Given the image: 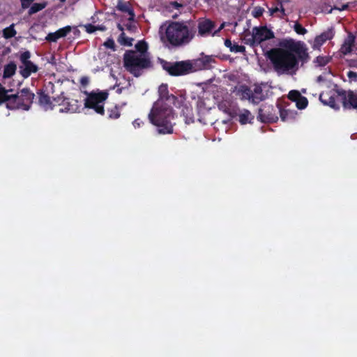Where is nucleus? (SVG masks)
I'll return each instance as SVG.
<instances>
[{
  "label": "nucleus",
  "mask_w": 357,
  "mask_h": 357,
  "mask_svg": "<svg viewBox=\"0 0 357 357\" xmlns=\"http://www.w3.org/2000/svg\"><path fill=\"white\" fill-rule=\"evenodd\" d=\"M307 50L303 43L290 40L283 47L271 50L268 56L278 74L294 75L298 69V61L308 58Z\"/></svg>",
  "instance_id": "obj_1"
},
{
  "label": "nucleus",
  "mask_w": 357,
  "mask_h": 357,
  "mask_svg": "<svg viewBox=\"0 0 357 357\" xmlns=\"http://www.w3.org/2000/svg\"><path fill=\"white\" fill-rule=\"evenodd\" d=\"M159 98L155 101L149 114L151 123L158 128L160 134H169L173 132V123L174 116L172 106L176 105V98L169 94L167 86L161 84L158 88ZM183 98L177 100L178 105L182 102Z\"/></svg>",
  "instance_id": "obj_2"
},
{
  "label": "nucleus",
  "mask_w": 357,
  "mask_h": 357,
  "mask_svg": "<svg viewBox=\"0 0 357 357\" xmlns=\"http://www.w3.org/2000/svg\"><path fill=\"white\" fill-rule=\"evenodd\" d=\"M161 38L172 45L181 46L188 44L195 37V30L189 22H172L160 27Z\"/></svg>",
  "instance_id": "obj_3"
},
{
  "label": "nucleus",
  "mask_w": 357,
  "mask_h": 357,
  "mask_svg": "<svg viewBox=\"0 0 357 357\" xmlns=\"http://www.w3.org/2000/svg\"><path fill=\"white\" fill-rule=\"evenodd\" d=\"M135 50L127 51L123 56L124 66L135 76H139L142 69L150 66L151 61L148 52V45L144 40L139 41Z\"/></svg>",
  "instance_id": "obj_4"
},
{
  "label": "nucleus",
  "mask_w": 357,
  "mask_h": 357,
  "mask_svg": "<svg viewBox=\"0 0 357 357\" xmlns=\"http://www.w3.org/2000/svg\"><path fill=\"white\" fill-rule=\"evenodd\" d=\"M200 59L192 61H182L174 64L166 63L164 68L172 75H182L196 71L202 67Z\"/></svg>",
  "instance_id": "obj_5"
},
{
  "label": "nucleus",
  "mask_w": 357,
  "mask_h": 357,
  "mask_svg": "<svg viewBox=\"0 0 357 357\" xmlns=\"http://www.w3.org/2000/svg\"><path fill=\"white\" fill-rule=\"evenodd\" d=\"M34 98V94L26 89H22L16 96H10L7 99L6 108L28 110Z\"/></svg>",
  "instance_id": "obj_6"
},
{
  "label": "nucleus",
  "mask_w": 357,
  "mask_h": 357,
  "mask_svg": "<svg viewBox=\"0 0 357 357\" xmlns=\"http://www.w3.org/2000/svg\"><path fill=\"white\" fill-rule=\"evenodd\" d=\"M84 107L93 109L97 114H104V105L108 97L105 91H93L86 93Z\"/></svg>",
  "instance_id": "obj_7"
},
{
  "label": "nucleus",
  "mask_w": 357,
  "mask_h": 357,
  "mask_svg": "<svg viewBox=\"0 0 357 357\" xmlns=\"http://www.w3.org/2000/svg\"><path fill=\"white\" fill-rule=\"evenodd\" d=\"M54 101L58 105V111L59 112H70L75 113L79 112L81 104L77 100L59 98Z\"/></svg>",
  "instance_id": "obj_8"
},
{
  "label": "nucleus",
  "mask_w": 357,
  "mask_h": 357,
  "mask_svg": "<svg viewBox=\"0 0 357 357\" xmlns=\"http://www.w3.org/2000/svg\"><path fill=\"white\" fill-rule=\"evenodd\" d=\"M273 37V33L266 27H255L252 29V38L248 39L250 45H255Z\"/></svg>",
  "instance_id": "obj_9"
},
{
  "label": "nucleus",
  "mask_w": 357,
  "mask_h": 357,
  "mask_svg": "<svg viewBox=\"0 0 357 357\" xmlns=\"http://www.w3.org/2000/svg\"><path fill=\"white\" fill-rule=\"evenodd\" d=\"M30 53L25 52L21 54L20 60V73L24 77H28L31 73H36L38 70L37 66L29 61Z\"/></svg>",
  "instance_id": "obj_10"
},
{
  "label": "nucleus",
  "mask_w": 357,
  "mask_h": 357,
  "mask_svg": "<svg viewBox=\"0 0 357 357\" xmlns=\"http://www.w3.org/2000/svg\"><path fill=\"white\" fill-rule=\"evenodd\" d=\"M260 88L257 86L255 89V94L252 93V91L245 86H241L237 91V95L240 96L241 99L248 100L253 103H257L261 100L262 96H259Z\"/></svg>",
  "instance_id": "obj_11"
},
{
  "label": "nucleus",
  "mask_w": 357,
  "mask_h": 357,
  "mask_svg": "<svg viewBox=\"0 0 357 357\" xmlns=\"http://www.w3.org/2000/svg\"><path fill=\"white\" fill-rule=\"evenodd\" d=\"M339 96L345 108H357V93L351 91H342L339 93Z\"/></svg>",
  "instance_id": "obj_12"
},
{
  "label": "nucleus",
  "mask_w": 357,
  "mask_h": 357,
  "mask_svg": "<svg viewBox=\"0 0 357 357\" xmlns=\"http://www.w3.org/2000/svg\"><path fill=\"white\" fill-rule=\"evenodd\" d=\"M334 36V31L333 29H329L326 31L317 36L312 43L313 49H319L324 43L331 40Z\"/></svg>",
  "instance_id": "obj_13"
},
{
  "label": "nucleus",
  "mask_w": 357,
  "mask_h": 357,
  "mask_svg": "<svg viewBox=\"0 0 357 357\" xmlns=\"http://www.w3.org/2000/svg\"><path fill=\"white\" fill-rule=\"evenodd\" d=\"M197 27L199 35L201 36H204L209 34L212 31L214 27V24L208 19L202 18L198 21Z\"/></svg>",
  "instance_id": "obj_14"
},
{
  "label": "nucleus",
  "mask_w": 357,
  "mask_h": 357,
  "mask_svg": "<svg viewBox=\"0 0 357 357\" xmlns=\"http://www.w3.org/2000/svg\"><path fill=\"white\" fill-rule=\"evenodd\" d=\"M288 97L290 100L296 102V107L299 109H305L308 103L307 98L302 96L297 91H291L289 93Z\"/></svg>",
  "instance_id": "obj_15"
},
{
  "label": "nucleus",
  "mask_w": 357,
  "mask_h": 357,
  "mask_svg": "<svg viewBox=\"0 0 357 357\" xmlns=\"http://www.w3.org/2000/svg\"><path fill=\"white\" fill-rule=\"evenodd\" d=\"M71 31V26H67L59 29L58 31L49 33L46 40L52 42H56L61 38L65 37Z\"/></svg>",
  "instance_id": "obj_16"
},
{
  "label": "nucleus",
  "mask_w": 357,
  "mask_h": 357,
  "mask_svg": "<svg viewBox=\"0 0 357 357\" xmlns=\"http://www.w3.org/2000/svg\"><path fill=\"white\" fill-rule=\"evenodd\" d=\"M355 38L354 36L351 34H349L347 38L345 39L343 45L341 47V51L343 54H347L352 51V47L354 48L357 47L356 43H354Z\"/></svg>",
  "instance_id": "obj_17"
},
{
  "label": "nucleus",
  "mask_w": 357,
  "mask_h": 357,
  "mask_svg": "<svg viewBox=\"0 0 357 357\" xmlns=\"http://www.w3.org/2000/svg\"><path fill=\"white\" fill-rule=\"evenodd\" d=\"M239 122L244 125L251 123L254 119V116L247 109H242L238 114Z\"/></svg>",
  "instance_id": "obj_18"
},
{
  "label": "nucleus",
  "mask_w": 357,
  "mask_h": 357,
  "mask_svg": "<svg viewBox=\"0 0 357 357\" xmlns=\"http://www.w3.org/2000/svg\"><path fill=\"white\" fill-rule=\"evenodd\" d=\"M181 116L184 117L186 124H190L194 121L192 109L190 107L184 105L182 109Z\"/></svg>",
  "instance_id": "obj_19"
},
{
  "label": "nucleus",
  "mask_w": 357,
  "mask_h": 357,
  "mask_svg": "<svg viewBox=\"0 0 357 357\" xmlns=\"http://www.w3.org/2000/svg\"><path fill=\"white\" fill-rule=\"evenodd\" d=\"M319 99L324 105H329L334 109L337 108L335 99L332 96H329L327 93H323L320 94Z\"/></svg>",
  "instance_id": "obj_20"
},
{
  "label": "nucleus",
  "mask_w": 357,
  "mask_h": 357,
  "mask_svg": "<svg viewBox=\"0 0 357 357\" xmlns=\"http://www.w3.org/2000/svg\"><path fill=\"white\" fill-rule=\"evenodd\" d=\"M296 114V112L290 109H282L280 111V117L283 121L294 119Z\"/></svg>",
  "instance_id": "obj_21"
},
{
  "label": "nucleus",
  "mask_w": 357,
  "mask_h": 357,
  "mask_svg": "<svg viewBox=\"0 0 357 357\" xmlns=\"http://www.w3.org/2000/svg\"><path fill=\"white\" fill-rule=\"evenodd\" d=\"M225 45L227 47L229 48L230 51L232 52H243L245 51V47L242 45H238V44H233L232 42L227 39L225 41Z\"/></svg>",
  "instance_id": "obj_22"
},
{
  "label": "nucleus",
  "mask_w": 357,
  "mask_h": 357,
  "mask_svg": "<svg viewBox=\"0 0 357 357\" xmlns=\"http://www.w3.org/2000/svg\"><path fill=\"white\" fill-rule=\"evenodd\" d=\"M17 66L14 63H10L6 65L4 68L3 77H10L13 76L16 71Z\"/></svg>",
  "instance_id": "obj_23"
},
{
  "label": "nucleus",
  "mask_w": 357,
  "mask_h": 357,
  "mask_svg": "<svg viewBox=\"0 0 357 357\" xmlns=\"http://www.w3.org/2000/svg\"><path fill=\"white\" fill-rule=\"evenodd\" d=\"M39 102L45 110L52 109L54 108V107L56 106V105L52 106V102H50V98L45 95H43L40 97Z\"/></svg>",
  "instance_id": "obj_24"
},
{
  "label": "nucleus",
  "mask_w": 357,
  "mask_h": 357,
  "mask_svg": "<svg viewBox=\"0 0 357 357\" xmlns=\"http://www.w3.org/2000/svg\"><path fill=\"white\" fill-rule=\"evenodd\" d=\"M117 8L119 10L128 13L130 15V19L133 18L134 14L132 10L130 8L129 6L126 3L119 1Z\"/></svg>",
  "instance_id": "obj_25"
},
{
  "label": "nucleus",
  "mask_w": 357,
  "mask_h": 357,
  "mask_svg": "<svg viewBox=\"0 0 357 357\" xmlns=\"http://www.w3.org/2000/svg\"><path fill=\"white\" fill-rule=\"evenodd\" d=\"M16 35V31L14 29V24H11L10 26L6 27L3 31V36L6 38H11Z\"/></svg>",
  "instance_id": "obj_26"
},
{
  "label": "nucleus",
  "mask_w": 357,
  "mask_h": 357,
  "mask_svg": "<svg viewBox=\"0 0 357 357\" xmlns=\"http://www.w3.org/2000/svg\"><path fill=\"white\" fill-rule=\"evenodd\" d=\"M331 57L328 56H319L314 60V63L317 66H324L329 63Z\"/></svg>",
  "instance_id": "obj_27"
},
{
  "label": "nucleus",
  "mask_w": 357,
  "mask_h": 357,
  "mask_svg": "<svg viewBox=\"0 0 357 357\" xmlns=\"http://www.w3.org/2000/svg\"><path fill=\"white\" fill-rule=\"evenodd\" d=\"M45 7V3H34L30 8V9L29 10V13L30 15H32L33 13H36L43 10Z\"/></svg>",
  "instance_id": "obj_28"
},
{
  "label": "nucleus",
  "mask_w": 357,
  "mask_h": 357,
  "mask_svg": "<svg viewBox=\"0 0 357 357\" xmlns=\"http://www.w3.org/2000/svg\"><path fill=\"white\" fill-rule=\"evenodd\" d=\"M133 39L130 38H128L126 36V35L123 33H121L120 38H119V43L122 45H127V46H131Z\"/></svg>",
  "instance_id": "obj_29"
},
{
  "label": "nucleus",
  "mask_w": 357,
  "mask_h": 357,
  "mask_svg": "<svg viewBox=\"0 0 357 357\" xmlns=\"http://www.w3.org/2000/svg\"><path fill=\"white\" fill-rule=\"evenodd\" d=\"M84 28L86 29V31L88 32V33H93L94 31H96V30H101V31H103L105 30V27L102 26H93L92 24H86L84 26Z\"/></svg>",
  "instance_id": "obj_30"
},
{
  "label": "nucleus",
  "mask_w": 357,
  "mask_h": 357,
  "mask_svg": "<svg viewBox=\"0 0 357 357\" xmlns=\"http://www.w3.org/2000/svg\"><path fill=\"white\" fill-rule=\"evenodd\" d=\"M294 29L298 34L304 35L307 33V30L298 23L294 24Z\"/></svg>",
  "instance_id": "obj_31"
},
{
  "label": "nucleus",
  "mask_w": 357,
  "mask_h": 357,
  "mask_svg": "<svg viewBox=\"0 0 357 357\" xmlns=\"http://www.w3.org/2000/svg\"><path fill=\"white\" fill-rule=\"evenodd\" d=\"M269 11H270L271 15H274L277 12H280L281 13V14H282L281 17L285 15L284 9V8L282 6H280V7H275V8H271L269 10Z\"/></svg>",
  "instance_id": "obj_32"
},
{
  "label": "nucleus",
  "mask_w": 357,
  "mask_h": 357,
  "mask_svg": "<svg viewBox=\"0 0 357 357\" xmlns=\"http://www.w3.org/2000/svg\"><path fill=\"white\" fill-rule=\"evenodd\" d=\"M347 77H348L350 82H357V73H355L353 71H349L347 73Z\"/></svg>",
  "instance_id": "obj_33"
},
{
  "label": "nucleus",
  "mask_w": 357,
  "mask_h": 357,
  "mask_svg": "<svg viewBox=\"0 0 357 357\" xmlns=\"http://www.w3.org/2000/svg\"><path fill=\"white\" fill-rule=\"evenodd\" d=\"M348 8V4H344L342 8H337V7H334L333 8H331V9H328V8H325L324 10V12L326 13H331L333 10H346L347 8Z\"/></svg>",
  "instance_id": "obj_34"
},
{
  "label": "nucleus",
  "mask_w": 357,
  "mask_h": 357,
  "mask_svg": "<svg viewBox=\"0 0 357 357\" xmlns=\"http://www.w3.org/2000/svg\"><path fill=\"white\" fill-rule=\"evenodd\" d=\"M104 46L106 47L107 48H109V49H112V50H114V42L112 39H107L105 43H104Z\"/></svg>",
  "instance_id": "obj_35"
},
{
  "label": "nucleus",
  "mask_w": 357,
  "mask_h": 357,
  "mask_svg": "<svg viewBox=\"0 0 357 357\" xmlns=\"http://www.w3.org/2000/svg\"><path fill=\"white\" fill-rule=\"evenodd\" d=\"M264 10L261 8H255L253 10V15L255 17L261 16L263 13Z\"/></svg>",
  "instance_id": "obj_36"
},
{
  "label": "nucleus",
  "mask_w": 357,
  "mask_h": 357,
  "mask_svg": "<svg viewBox=\"0 0 357 357\" xmlns=\"http://www.w3.org/2000/svg\"><path fill=\"white\" fill-rule=\"evenodd\" d=\"M22 7L25 9L29 7L31 3L33 2V0H20Z\"/></svg>",
  "instance_id": "obj_37"
},
{
  "label": "nucleus",
  "mask_w": 357,
  "mask_h": 357,
  "mask_svg": "<svg viewBox=\"0 0 357 357\" xmlns=\"http://www.w3.org/2000/svg\"><path fill=\"white\" fill-rule=\"evenodd\" d=\"M143 124V121L139 119H137L132 122V126L135 128H140Z\"/></svg>",
  "instance_id": "obj_38"
},
{
  "label": "nucleus",
  "mask_w": 357,
  "mask_h": 357,
  "mask_svg": "<svg viewBox=\"0 0 357 357\" xmlns=\"http://www.w3.org/2000/svg\"><path fill=\"white\" fill-rule=\"evenodd\" d=\"M89 82V79L87 77H82L80 78V83L83 86H86Z\"/></svg>",
  "instance_id": "obj_39"
},
{
  "label": "nucleus",
  "mask_w": 357,
  "mask_h": 357,
  "mask_svg": "<svg viewBox=\"0 0 357 357\" xmlns=\"http://www.w3.org/2000/svg\"><path fill=\"white\" fill-rule=\"evenodd\" d=\"M172 6H173L174 8H176V9H178V8H179L180 7H181V4H179V3H176V2H174V3H172Z\"/></svg>",
  "instance_id": "obj_40"
},
{
  "label": "nucleus",
  "mask_w": 357,
  "mask_h": 357,
  "mask_svg": "<svg viewBox=\"0 0 357 357\" xmlns=\"http://www.w3.org/2000/svg\"><path fill=\"white\" fill-rule=\"evenodd\" d=\"M119 116H120V114H119V113H116V114H111L109 115V116H110L111 118H114V119H117V118H119Z\"/></svg>",
  "instance_id": "obj_41"
},
{
  "label": "nucleus",
  "mask_w": 357,
  "mask_h": 357,
  "mask_svg": "<svg viewBox=\"0 0 357 357\" xmlns=\"http://www.w3.org/2000/svg\"><path fill=\"white\" fill-rule=\"evenodd\" d=\"M225 26V23H222L217 31H220Z\"/></svg>",
  "instance_id": "obj_42"
},
{
  "label": "nucleus",
  "mask_w": 357,
  "mask_h": 357,
  "mask_svg": "<svg viewBox=\"0 0 357 357\" xmlns=\"http://www.w3.org/2000/svg\"><path fill=\"white\" fill-rule=\"evenodd\" d=\"M61 2L64 3L66 0H59Z\"/></svg>",
  "instance_id": "obj_43"
},
{
  "label": "nucleus",
  "mask_w": 357,
  "mask_h": 357,
  "mask_svg": "<svg viewBox=\"0 0 357 357\" xmlns=\"http://www.w3.org/2000/svg\"><path fill=\"white\" fill-rule=\"evenodd\" d=\"M356 45H357V42H356Z\"/></svg>",
  "instance_id": "obj_44"
}]
</instances>
